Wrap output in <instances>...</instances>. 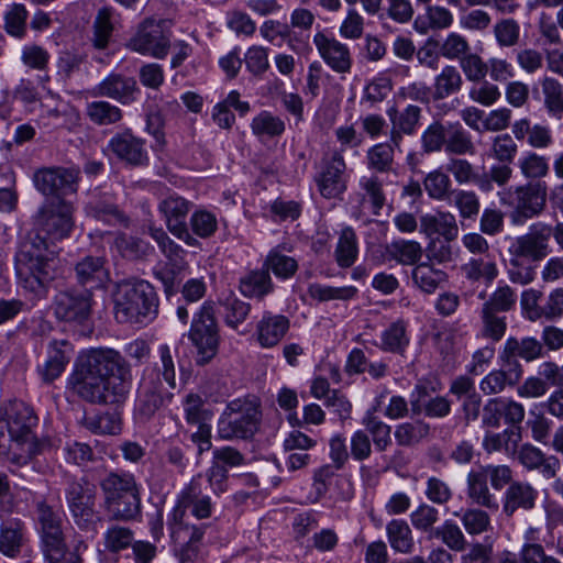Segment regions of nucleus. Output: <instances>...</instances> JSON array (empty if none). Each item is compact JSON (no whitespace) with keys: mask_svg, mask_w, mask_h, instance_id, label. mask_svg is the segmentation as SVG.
I'll return each instance as SVG.
<instances>
[{"mask_svg":"<svg viewBox=\"0 0 563 563\" xmlns=\"http://www.w3.org/2000/svg\"><path fill=\"white\" fill-rule=\"evenodd\" d=\"M553 235L559 249L563 252V222L556 223L553 228L545 223H536L530 232L516 238L509 246V253L515 257H528L533 261L544 258L548 251V240Z\"/></svg>","mask_w":563,"mask_h":563,"instance_id":"9b49d317","label":"nucleus"},{"mask_svg":"<svg viewBox=\"0 0 563 563\" xmlns=\"http://www.w3.org/2000/svg\"><path fill=\"white\" fill-rule=\"evenodd\" d=\"M386 533L391 549L408 554L415 548V541L409 525L401 519H394L386 526Z\"/></svg>","mask_w":563,"mask_h":563,"instance_id":"c03bdc74","label":"nucleus"},{"mask_svg":"<svg viewBox=\"0 0 563 563\" xmlns=\"http://www.w3.org/2000/svg\"><path fill=\"white\" fill-rule=\"evenodd\" d=\"M169 45V37L164 33L161 23L151 18L140 24L128 42L131 51L158 59L167 55Z\"/></svg>","mask_w":563,"mask_h":563,"instance_id":"ddd939ff","label":"nucleus"},{"mask_svg":"<svg viewBox=\"0 0 563 563\" xmlns=\"http://www.w3.org/2000/svg\"><path fill=\"white\" fill-rule=\"evenodd\" d=\"M113 9L103 7L98 10L93 21V46L103 49L108 46L113 31L112 24Z\"/></svg>","mask_w":563,"mask_h":563,"instance_id":"6e6d98bb","label":"nucleus"},{"mask_svg":"<svg viewBox=\"0 0 563 563\" xmlns=\"http://www.w3.org/2000/svg\"><path fill=\"white\" fill-rule=\"evenodd\" d=\"M170 538L176 547L179 563H191L199 554L200 542L205 534L202 525H190L183 520L181 510L167 518Z\"/></svg>","mask_w":563,"mask_h":563,"instance_id":"f8f14e48","label":"nucleus"},{"mask_svg":"<svg viewBox=\"0 0 563 563\" xmlns=\"http://www.w3.org/2000/svg\"><path fill=\"white\" fill-rule=\"evenodd\" d=\"M239 288L245 297L262 299L274 290V284L269 272L263 266L242 276Z\"/></svg>","mask_w":563,"mask_h":563,"instance_id":"72a5a7b5","label":"nucleus"},{"mask_svg":"<svg viewBox=\"0 0 563 563\" xmlns=\"http://www.w3.org/2000/svg\"><path fill=\"white\" fill-rule=\"evenodd\" d=\"M312 43L324 64L339 75L351 71L353 58L350 47L327 30H318Z\"/></svg>","mask_w":563,"mask_h":563,"instance_id":"4468645a","label":"nucleus"},{"mask_svg":"<svg viewBox=\"0 0 563 563\" xmlns=\"http://www.w3.org/2000/svg\"><path fill=\"white\" fill-rule=\"evenodd\" d=\"M112 517L117 520H134L141 514L140 490L119 496L115 500L104 503Z\"/></svg>","mask_w":563,"mask_h":563,"instance_id":"a18cd8bd","label":"nucleus"},{"mask_svg":"<svg viewBox=\"0 0 563 563\" xmlns=\"http://www.w3.org/2000/svg\"><path fill=\"white\" fill-rule=\"evenodd\" d=\"M74 208L64 200L49 201L37 212L35 219L36 230L32 234H41L49 246L69 236L74 227Z\"/></svg>","mask_w":563,"mask_h":563,"instance_id":"9d476101","label":"nucleus"},{"mask_svg":"<svg viewBox=\"0 0 563 563\" xmlns=\"http://www.w3.org/2000/svg\"><path fill=\"white\" fill-rule=\"evenodd\" d=\"M134 541L133 531L123 526L112 525L103 533L104 550L118 553L131 547Z\"/></svg>","mask_w":563,"mask_h":563,"instance_id":"bf43d9fd","label":"nucleus"},{"mask_svg":"<svg viewBox=\"0 0 563 563\" xmlns=\"http://www.w3.org/2000/svg\"><path fill=\"white\" fill-rule=\"evenodd\" d=\"M34 516L43 553L49 563H84L82 554L88 550V544L81 537H77L73 549L67 548L63 531L64 518L59 509L45 500H38L35 503Z\"/></svg>","mask_w":563,"mask_h":563,"instance_id":"20e7f679","label":"nucleus"},{"mask_svg":"<svg viewBox=\"0 0 563 563\" xmlns=\"http://www.w3.org/2000/svg\"><path fill=\"white\" fill-rule=\"evenodd\" d=\"M18 285L32 299L46 297L54 279L55 251L41 234H29L14 256Z\"/></svg>","mask_w":563,"mask_h":563,"instance_id":"f03ea898","label":"nucleus"},{"mask_svg":"<svg viewBox=\"0 0 563 563\" xmlns=\"http://www.w3.org/2000/svg\"><path fill=\"white\" fill-rule=\"evenodd\" d=\"M74 354L73 345L66 340H54L47 349V360L38 367L44 383H52L62 375Z\"/></svg>","mask_w":563,"mask_h":563,"instance_id":"a878e982","label":"nucleus"},{"mask_svg":"<svg viewBox=\"0 0 563 563\" xmlns=\"http://www.w3.org/2000/svg\"><path fill=\"white\" fill-rule=\"evenodd\" d=\"M365 431L372 437L375 449L378 452L386 451L391 444V427L375 416H367L363 420Z\"/></svg>","mask_w":563,"mask_h":563,"instance_id":"680f3d73","label":"nucleus"},{"mask_svg":"<svg viewBox=\"0 0 563 563\" xmlns=\"http://www.w3.org/2000/svg\"><path fill=\"white\" fill-rule=\"evenodd\" d=\"M191 206L190 201L176 195L168 196L159 202L158 210L164 217L169 232L187 224L186 218Z\"/></svg>","mask_w":563,"mask_h":563,"instance_id":"c9c22d12","label":"nucleus"},{"mask_svg":"<svg viewBox=\"0 0 563 563\" xmlns=\"http://www.w3.org/2000/svg\"><path fill=\"white\" fill-rule=\"evenodd\" d=\"M108 148L119 159L133 166L145 165L148 161L144 141L134 136L130 131L118 133L111 137Z\"/></svg>","mask_w":563,"mask_h":563,"instance_id":"393cba45","label":"nucleus"},{"mask_svg":"<svg viewBox=\"0 0 563 563\" xmlns=\"http://www.w3.org/2000/svg\"><path fill=\"white\" fill-rule=\"evenodd\" d=\"M114 316L120 323H147L158 312L154 287L145 280H124L114 292Z\"/></svg>","mask_w":563,"mask_h":563,"instance_id":"39448f33","label":"nucleus"},{"mask_svg":"<svg viewBox=\"0 0 563 563\" xmlns=\"http://www.w3.org/2000/svg\"><path fill=\"white\" fill-rule=\"evenodd\" d=\"M311 298L319 301L330 300H351L357 295V288L354 286L334 287L322 284H311L308 288Z\"/></svg>","mask_w":563,"mask_h":563,"instance_id":"13d9d810","label":"nucleus"},{"mask_svg":"<svg viewBox=\"0 0 563 563\" xmlns=\"http://www.w3.org/2000/svg\"><path fill=\"white\" fill-rule=\"evenodd\" d=\"M289 325L287 317L265 312L256 325L260 345L265 349L277 345L289 330Z\"/></svg>","mask_w":563,"mask_h":563,"instance_id":"c85d7f7f","label":"nucleus"},{"mask_svg":"<svg viewBox=\"0 0 563 563\" xmlns=\"http://www.w3.org/2000/svg\"><path fill=\"white\" fill-rule=\"evenodd\" d=\"M358 255L357 238L351 227L342 229L335 249V260L340 267H351Z\"/></svg>","mask_w":563,"mask_h":563,"instance_id":"de8ad7c7","label":"nucleus"},{"mask_svg":"<svg viewBox=\"0 0 563 563\" xmlns=\"http://www.w3.org/2000/svg\"><path fill=\"white\" fill-rule=\"evenodd\" d=\"M526 410L522 404L512 398H489L483 407L482 424L486 428H499L501 420L508 426H518L525 419Z\"/></svg>","mask_w":563,"mask_h":563,"instance_id":"6ab92c4d","label":"nucleus"},{"mask_svg":"<svg viewBox=\"0 0 563 563\" xmlns=\"http://www.w3.org/2000/svg\"><path fill=\"white\" fill-rule=\"evenodd\" d=\"M189 339L197 349V364L205 365L216 356L219 347V333L212 302L206 301L194 316Z\"/></svg>","mask_w":563,"mask_h":563,"instance_id":"1a4fd4ad","label":"nucleus"},{"mask_svg":"<svg viewBox=\"0 0 563 563\" xmlns=\"http://www.w3.org/2000/svg\"><path fill=\"white\" fill-rule=\"evenodd\" d=\"M262 406L258 398L247 396L231 400L220 415L217 434L221 440H250L260 430Z\"/></svg>","mask_w":563,"mask_h":563,"instance_id":"423d86ee","label":"nucleus"},{"mask_svg":"<svg viewBox=\"0 0 563 563\" xmlns=\"http://www.w3.org/2000/svg\"><path fill=\"white\" fill-rule=\"evenodd\" d=\"M387 253L401 265H417L422 256V247L416 241L398 240L387 246Z\"/></svg>","mask_w":563,"mask_h":563,"instance_id":"8fccbe9b","label":"nucleus"},{"mask_svg":"<svg viewBox=\"0 0 563 563\" xmlns=\"http://www.w3.org/2000/svg\"><path fill=\"white\" fill-rule=\"evenodd\" d=\"M538 498V489L529 482L515 481L501 495V514L506 518H512L519 511H530L536 507Z\"/></svg>","mask_w":563,"mask_h":563,"instance_id":"5701e85b","label":"nucleus"},{"mask_svg":"<svg viewBox=\"0 0 563 563\" xmlns=\"http://www.w3.org/2000/svg\"><path fill=\"white\" fill-rule=\"evenodd\" d=\"M518 153V145L511 135L504 133L496 135L490 144L488 156L498 163L511 164Z\"/></svg>","mask_w":563,"mask_h":563,"instance_id":"e2e57ef3","label":"nucleus"},{"mask_svg":"<svg viewBox=\"0 0 563 563\" xmlns=\"http://www.w3.org/2000/svg\"><path fill=\"white\" fill-rule=\"evenodd\" d=\"M345 169L346 164L340 152H334L323 158L320 172L316 176V183L322 197L333 199L345 191L346 183L343 178Z\"/></svg>","mask_w":563,"mask_h":563,"instance_id":"412c9836","label":"nucleus"},{"mask_svg":"<svg viewBox=\"0 0 563 563\" xmlns=\"http://www.w3.org/2000/svg\"><path fill=\"white\" fill-rule=\"evenodd\" d=\"M183 407L187 423L192 426L210 423L213 413L199 395L188 394L183 401Z\"/></svg>","mask_w":563,"mask_h":563,"instance_id":"5fc2aeb1","label":"nucleus"},{"mask_svg":"<svg viewBox=\"0 0 563 563\" xmlns=\"http://www.w3.org/2000/svg\"><path fill=\"white\" fill-rule=\"evenodd\" d=\"M501 206L510 209L512 224L521 225L539 217L547 206V185L541 181H528L518 186L504 188L498 192Z\"/></svg>","mask_w":563,"mask_h":563,"instance_id":"0eeeda50","label":"nucleus"},{"mask_svg":"<svg viewBox=\"0 0 563 563\" xmlns=\"http://www.w3.org/2000/svg\"><path fill=\"white\" fill-rule=\"evenodd\" d=\"M463 85V78L455 66L448 65L434 77L432 86V98L434 100L445 99L457 93Z\"/></svg>","mask_w":563,"mask_h":563,"instance_id":"79ce46f5","label":"nucleus"},{"mask_svg":"<svg viewBox=\"0 0 563 563\" xmlns=\"http://www.w3.org/2000/svg\"><path fill=\"white\" fill-rule=\"evenodd\" d=\"M101 256H86L75 267L79 284L89 289L100 287L108 279V271Z\"/></svg>","mask_w":563,"mask_h":563,"instance_id":"473e14b6","label":"nucleus"},{"mask_svg":"<svg viewBox=\"0 0 563 563\" xmlns=\"http://www.w3.org/2000/svg\"><path fill=\"white\" fill-rule=\"evenodd\" d=\"M518 461L528 471H539L543 478H555L561 463L555 455H545L543 451L531 443H525L518 451Z\"/></svg>","mask_w":563,"mask_h":563,"instance_id":"bb28decb","label":"nucleus"},{"mask_svg":"<svg viewBox=\"0 0 563 563\" xmlns=\"http://www.w3.org/2000/svg\"><path fill=\"white\" fill-rule=\"evenodd\" d=\"M386 113L391 124L389 137L400 151L404 135H413L418 130L421 108L415 104H408L402 110L390 107Z\"/></svg>","mask_w":563,"mask_h":563,"instance_id":"b1692460","label":"nucleus"},{"mask_svg":"<svg viewBox=\"0 0 563 563\" xmlns=\"http://www.w3.org/2000/svg\"><path fill=\"white\" fill-rule=\"evenodd\" d=\"M543 107L552 118L561 119L563 115V84L556 78L544 75L539 80Z\"/></svg>","mask_w":563,"mask_h":563,"instance_id":"58836bf2","label":"nucleus"},{"mask_svg":"<svg viewBox=\"0 0 563 563\" xmlns=\"http://www.w3.org/2000/svg\"><path fill=\"white\" fill-rule=\"evenodd\" d=\"M172 388L163 383L155 369H145L139 391L137 411L148 418L173 399Z\"/></svg>","mask_w":563,"mask_h":563,"instance_id":"2eb2a0df","label":"nucleus"},{"mask_svg":"<svg viewBox=\"0 0 563 563\" xmlns=\"http://www.w3.org/2000/svg\"><path fill=\"white\" fill-rule=\"evenodd\" d=\"M91 309V294L60 291L54 301V313L60 321L74 324H82L88 320Z\"/></svg>","mask_w":563,"mask_h":563,"instance_id":"4be33fe9","label":"nucleus"},{"mask_svg":"<svg viewBox=\"0 0 563 563\" xmlns=\"http://www.w3.org/2000/svg\"><path fill=\"white\" fill-rule=\"evenodd\" d=\"M512 173L510 164H494L489 167L488 172L479 174V177L476 179V187L484 194L492 192L494 185L504 188L510 181Z\"/></svg>","mask_w":563,"mask_h":563,"instance_id":"49530a36","label":"nucleus"},{"mask_svg":"<svg viewBox=\"0 0 563 563\" xmlns=\"http://www.w3.org/2000/svg\"><path fill=\"white\" fill-rule=\"evenodd\" d=\"M499 364V368H494L479 382V390L485 396L503 394L508 388L516 387L522 379V375L511 366H505L500 362Z\"/></svg>","mask_w":563,"mask_h":563,"instance_id":"c756f323","label":"nucleus"},{"mask_svg":"<svg viewBox=\"0 0 563 563\" xmlns=\"http://www.w3.org/2000/svg\"><path fill=\"white\" fill-rule=\"evenodd\" d=\"M461 522L470 536H478L492 529L489 515L479 508H467L461 515Z\"/></svg>","mask_w":563,"mask_h":563,"instance_id":"338daca9","label":"nucleus"},{"mask_svg":"<svg viewBox=\"0 0 563 563\" xmlns=\"http://www.w3.org/2000/svg\"><path fill=\"white\" fill-rule=\"evenodd\" d=\"M190 509L197 519H207L212 514L211 499L203 492V478L198 474L191 478L178 495L177 504L168 517H173L177 510H181L183 520L186 517V510Z\"/></svg>","mask_w":563,"mask_h":563,"instance_id":"aec40b11","label":"nucleus"},{"mask_svg":"<svg viewBox=\"0 0 563 563\" xmlns=\"http://www.w3.org/2000/svg\"><path fill=\"white\" fill-rule=\"evenodd\" d=\"M452 201L457 209L460 218L465 220H475L479 213L481 201L477 194L473 190H453Z\"/></svg>","mask_w":563,"mask_h":563,"instance_id":"052dcab7","label":"nucleus"},{"mask_svg":"<svg viewBox=\"0 0 563 563\" xmlns=\"http://www.w3.org/2000/svg\"><path fill=\"white\" fill-rule=\"evenodd\" d=\"M131 368L113 349H90L79 354L69 377V386L90 404H119L128 397Z\"/></svg>","mask_w":563,"mask_h":563,"instance_id":"f257e3e1","label":"nucleus"},{"mask_svg":"<svg viewBox=\"0 0 563 563\" xmlns=\"http://www.w3.org/2000/svg\"><path fill=\"white\" fill-rule=\"evenodd\" d=\"M104 503L119 496L139 490L134 475L130 473H110L100 483Z\"/></svg>","mask_w":563,"mask_h":563,"instance_id":"a19ab883","label":"nucleus"},{"mask_svg":"<svg viewBox=\"0 0 563 563\" xmlns=\"http://www.w3.org/2000/svg\"><path fill=\"white\" fill-rule=\"evenodd\" d=\"M396 150L398 148L390 139L371 146L365 155L367 168L380 174L393 172Z\"/></svg>","mask_w":563,"mask_h":563,"instance_id":"ea45409f","label":"nucleus"},{"mask_svg":"<svg viewBox=\"0 0 563 563\" xmlns=\"http://www.w3.org/2000/svg\"><path fill=\"white\" fill-rule=\"evenodd\" d=\"M251 130L257 137H276L285 132V122L269 111H262L253 118Z\"/></svg>","mask_w":563,"mask_h":563,"instance_id":"603ef678","label":"nucleus"},{"mask_svg":"<svg viewBox=\"0 0 563 563\" xmlns=\"http://www.w3.org/2000/svg\"><path fill=\"white\" fill-rule=\"evenodd\" d=\"M78 174L74 168L49 167L37 170L33 179L43 195L60 197L76 192Z\"/></svg>","mask_w":563,"mask_h":563,"instance_id":"a211bd4d","label":"nucleus"},{"mask_svg":"<svg viewBox=\"0 0 563 563\" xmlns=\"http://www.w3.org/2000/svg\"><path fill=\"white\" fill-rule=\"evenodd\" d=\"M357 191L352 196L353 214L360 218L365 209H368L371 214L379 216L382 209L386 203V192L384 184L377 174L363 175L357 183Z\"/></svg>","mask_w":563,"mask_h":563,"instance_id":"f3484780","label":"nucleus"},{"mask_svg":"<svg viewBox=\"0 0 563 563\" xmlns=\"http://www.w3.org/2000/svg\"><path fill=\"white\" fill-rule=\"evenodd\" d=\"M411 278L418 289L424 294L431 295L441 285L448 282V274L434 267L429 262H422L415 265L411 272Z\"/></svg>","mask_w":563,"mask_h":563,"instance_id":"f704fd0d","label":"nucleus"},{"mask_svg":"<svg viewBox=\"0 0 563 563\" xmlns=\"http://www.w3.org/2000/svg\"><path fill=\"white\" fill-rule=\"evenodd\" d=\"M86 211L89 216L97 220L103 221L109 224L123 223L125 217L122 211L111 201L109 196L91 200Z\"/></svg>","mask_w":563,"mask_h":563,"instance_id":"09e8293b","label":"nucleus"},{"mask_svg":"<svg viewBox=\"0 0 563 563\" xmlns=\"http://www.w3.org/2000/svg\"><path fill=\"white\" fill-rule=\"evenodd\" d=\"M521 175L527 179H541L549 174V164L544 156L536 153H526L518 162Z\"/></svg>","mask_w":563,"mask_h":563,"instance_id":"69168bd1","label":"nucleus"},{"mask_svg":"<svg viewBox=\"0 0 563 563\" xmlns=\"http://www.w3.org/2000/svg\"><path fill=\"white\" fill-rule=\"evenodd\" d=\"M493 33L500 47H512L519 43L520 25L512 18H505L494 24Z\"/></svg>","mask_w":563,"mask_h":563,"instance_id":"774afa93","label":"nucleus"},{"mask_svg":"<svg viewBox=\"0 0 563 563\" xmlns=\"http://www.w3.org/2000/svg\"><path fill=\"white\" fill-rule=\"evenodd\" d=\"M544 354L543 343L533 336H509L498 353V361L505 366H511L523 376V366L519 360L531 363Z\"/></svg>","mask_w":563,"mask_h":563,"instance_id":"dca6fc26","label":"nucleus"},{"mask_svg":"<svg viewBox=\"0 0 563 563\" xmlns=\"http://www.w3.org/2000/svg\"><path fill=\"white\" fill-rule=\"evenodd\" d=\"M432 538L440 539L450 550L462 552L466 549L467 541L457 523L453 520H445L440 527L432 530Z\"/></svg>","mask_w":563,"mask_h":563,"instance_id":"3c124183","label":"nucleus"},{"mask_svg":"<svg viewBox=\"0 0 563 563\" xmlns=\"http://www.w3.org/2000/svg\"><path fill=\"white\" fill-rule=\"evenodd\" d=\"M461 271L465 278L472 283L484 282L492 284L498 276L496 261L489 254L479 257H472L462 265Z\"/></svg>","mask_w":563,"mask_h":563,"instance_id":"e433bc0d","label":"nucleus"},{"mask_svg":"<svg viewBox=\"0 0 563 563\" xmlns=\"http://www.w3.org/2000/svg\"><path fill=\"white\" fill-rule=\"evenodd\" d=\"M65 498L74 523L85 532H97L101 521L97 510L96 487L86 481H73L68 483Z\"/></svg>","mask_w":563,"mask_h":563,"instance_id":"6e6552de","label":"nucleus"},{"mask_svg":"<svg viewBox=\"0 0 563 563\" xmlns=\"http://www.w3.org/2000/svg\"><path fill=\"white\" fill-rule=\"evenodd\" d=\"M423 187L430 198L439 201L448 200L453 191L450 177L440 169L432 170L426 176Z\"/></svg>","mask_w":563,"mask_h":563,"instance_id":"4d7b16f0","label":"nucleus"},{"mask_svg":"<svg viewBox=\"0 0 563 563\" xmlns=\"http://www.w3.org/2000/svg\"><path fill=\"white\" fill-rule=\"evenodd\" d=\"M444 152L449 155H474L475 145L472 135L460 122L446 125Z\"/></svg>","mask_w":563,"mask_h":563,"instance_id":"4c0bfd02","label":"nucleus"},{"mask_svg":"<svg viewBox=\"0 0 563 563\" xmlns=\"http://www.w3.org/2000/svg\"><path fill=\"white\" fill-rule=\"evenodd\" d=\"M487 476L482 466L477 470H472L467 474V496L472 501L481 507L497 510L499 504L494 494L490 493Z\"/></svg>","mask_w":563,"mask_h":563,"instance_id":"2f4dec72","label":"nucleus"},{"mask_svg":"<svg viewBox=\"0 0 563 563\" xmlns=\"http://www.w3.org/2000/svg\"><path fill=\"white\" fill-rule=\"evenodd\" d=\"M420 231L427 236L441 235L445 242L454 241L459 235L455 216L448 211L427 213L420 218Z\"/></svg>","mask_w":563,"mask_h":563,"instance_id":"7c9ffc66","label":"nucleus"},{"mask_svg":"<svg viewBox=\"0 0 563 563\" xmlns=\"http://www.w3.org/2000/svg\"><path fill=\"white\" fill-rule=\"evenodd\" d=\"M526 426L533 441L543 445L550 443L554 423L544 413L530 410Z\"/></svg>","mask_w":563,"mask_h":563,"instance_id":"0e129e2a","label":"nucleus"},{"mask_svg":"<svg viewBox=\"0 0 563 563\" xmlns=\"http://www.w3.org/2000/svg\"><path fill=\"white\" fill-rule=\"evenodd\" d=\"M264 267L282 279H288L295 275L298 269L297 261L283 254L278 247L271 250L264 261Z\"/></svg>","mask_w":563,"mask_h":563,"instance_id":"864d4df0","label":"nucleus"},{"mask_svg":"<svg viewBox=\"0 0 563 563\" xmlns=\"http://www.w3.org/2000/svg\"><path fill=\"white\" fill-rule=\"evenodd\" d=\"M96 89L99 96L114 99L122 104L133 102L135 93L139 92L135 79L120 74H110Z\"/></svg>","mask_w":563,"mask_h":563,"instance_id":"cd10ccee","label":"nucleus"},{"mask_svg":"<svg viewBox=\"0 0 563 563\" xmlns=\"http://www.w3.org/2000/svg\"><path fill=\"white\" fill-rule=\"evenodd\" d=\"M408 344L406 324L401 320L393 322L385 329L380 335V343H375L382 351L396 354H404Z\"/></svg>","mask_w":563,"mask_h":563,"instance_id":"37998d69","label":"nucleus"},{"mask_svg":"<svg viewBox=\"0 0 563 563\" xmlns=\"http://www.w3.org/2000/svg\"><path fill=\"white\" fill-rule=\"evenodd\" d=\"M37 418L23 401L14 400L4 409L3 423L8 435L0 434V455L16 466H23L37 453L33 428Z\"/></svg>","mask_w":563,"mask_h":563,"instance_id":"7ed1b4c3","label":"nucleus"}]
</instances>
